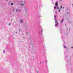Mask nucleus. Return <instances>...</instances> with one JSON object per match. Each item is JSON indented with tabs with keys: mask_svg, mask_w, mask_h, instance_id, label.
<instances>
[{
	"mask_svg": "<svg viewBox=\"0 0 73 73\" xmlns=\"http://www.w3.org/2000/svg\"><path fill=\"white\" fill-rule=\"evenodd\" d=\"M43 31L42 30V32Z\"/></svg>",
	"mask_w": 73,
	"mask_h": 73,
	"instance_id": "21",
	"label": "nucleus"
},
{
	"mask_svg": "<svg viewBox=\"0 0 73 73\" xmlns=\"http://www.w3.org/2000/svg\"><path fill=\"white\" fill-rule=\"evenodd\" d=\"M56 16L55 15L54 16V17H55V18H56Z\"/></svg>",
	"mask_w": 73,
	"mask_h": 73,
	"instance_id": "13",
	"label": "nucleus"
},
{
	"mask_svg": "<svg viewBox=\"0 0 73 73\" xmlns=\"http://www.w3.org/2000/svg\"><path fill=\"white\" fill-rule=\"evenodd\" d=\"M55 5L56 6H57V5H58V2H57L55 4Z\"/></svg>",
	"mask_w": 73,
	"mask_h": 73,
	"instance_id": "1",
	"label": "nucleus"
},
{
	"mask_svg": "<svg viewBox=\"0 0 73 73\" xmlns=\"http://www.w3.org/2000/svg\"><path fill=\"white\" fill-rule=\"evenodd\" d=\"M21 5H23V4H21Z\"/></svg>",
	"mask_w": 73,
	"mask_h": 73,
	"instance_id": "18",
	"label": "nucleus"
},
{
	"mask_svg": "<svg viewBox=\"0 0 73 73\" xmlns=\"http://www.w3.org/2000/svg\"><path fill=\"white\" fill-rule=\"evenodd\" d=\"M57 9H58V10H60V8H59L58 7H57Z\"/></svg>",
	"mask_w": 73,
	"mask_h": 73,
	"instance_id": "7",
	"label": "nucleus"
},
{
	"mask_svg": "<svg viewBox=\"0 0 73 73\" xmlns=\"http://www.w3.org/2000/svg\"><path fill=\"white\" fill-rule=\"evenodd\" d=\"M67 13L68 14V15H69V13L67 12Z\"/></svg>",
	"mask_w": 73,
	"mask_h": 73,
	"instance_id": "11",
	"label": "nucleus"
},
{
	"mask_svg": "<svg viewBox=\"0 0 73 73\" xmlns=\"http://www.w3.org/2000/svg\"><path fill=\"white\" fill-rule=\"evenodd\" d=\"M11 25V24L9 23V25Z\"/></svg>",
	"mask_w": 73,
	"mask_h": 73,
	"instance_id": "16",
	"label": "nucleus"
},
{
	"mask_svg": "<svg viewBox=\"0 0 73 73\" xmlns=\"http://www.w3.org/2000/svg\"><path fill=\"white\" fill-rule=\"evenodd\" d=\"M23 38H25V37H23Z\"/></svg>",
	"mask_w": 73,
	"mask_h": 73,
	"instance_id": "22",
	"label": "nucleus"
},
{
	"mask_svg": "<svg viewBox=\"0 0 73 73\" xmlns=\"http://www.w3.org/2000/svg\"><path fill=\"white\" fill-rule=\"evenodd\" d=\"M59 11L60 12V10H59Z\"/></svg>",
	"mask_w": 73,
	"mask_h": 73,
	"instance_id": "17",
	"label": "nucleus"
},
{
	"mask_svg": "<svg viewBox=\"0 0 73 73\" xmlns=\"http://www.w3.org/2000/svg\"><path fill=\"white\" fill-rule=\"evenodd\" d=\"M64 48H66V47L65 46H64Z\"/></svg>",
	"mask_w": 73,
	"mask_h": 73,
	"instance_id": "8",
	"label": "nucleus"
},
{
	"mask_svg": "<svg viewBox=\"0 0 73 73\" xmlns=\"http://www.w3.org/2000/svg\"><path fill=\"white\" fill-rule=\"evenodd\" d=\"M16 11L17 12V11H19V12L20 11V10L19 9H17L16 10Z\"/></svg>",
	"mask_w": 73,
	"mask_h": 73,
	"instance_id": "3",
	"label": "nucleus"
},
{
	"mask_svg": "<svg viewBox=\"0 0 73 73\" xmlns=\"http://www.w3.org/2000/svg\"><path fill=\"white\" fill-rule=\"evenodd\" d=\"M62 6H61L60 8H62Z\"/></svg>",
	"mask_w": 73,
	"mask_h": 73,
	"instance_id": "14",
	"label": "nucleus"
},
{
	"mask_svg": "<svg viewBox=\"0 0 73 73\" xmlns=\"http://www.w3.org/2000/svg\"><path fill=\"white\" fill-rule=\"evenodd\" d=\"M56 8H57V7H54V9H56Z\"/></svg>",
	"mask_w": 73,
	"mask_h": 73,
	"instance_id": "9",
	"label": "nucleus"
},
{
	"mask_svg": "<svg viewBox=\"0 0 73 73\" xmlns=\"http://www.w3.org/2000/svg\"><path fill=\"white\" fill-rule=\"evenodd\" d=\"M55 22L56 23V24H58V22L57 21V20L56 19L55 20Z\"/></svg>",
	"mask_w": 73,
	"mask_h": 73,
	"instance_id": "4",
	"label": "nucleus"
},
{
	"mask_svg": "<svg viewBox=\"0 0 73 73\" xmlns=\"http://www.w3.org/2000/svg\"><path fill=\"white\" fill-rule=\"evenodd\" d=\"M63 9H64V7H63Z\"/></svg>",
	"mask_w": 73,
	"mask_h": 73,
	"instance_id": "20",
	"label": "nucleus"
},
{
	"mask_svg": "<svg viewBox=\"0 0 73 73\" xmlns=\"http://www.w3.org/2000/svg\"><path fill=\"white\" fill-rule=\"evenodd\" d=\"M56 13H57V12H56Z\"/></svg>",
	"mask_w": 73,
	"mask_h": 73,
	"instance_id": "23",
	"label": "nucleus"
},
{
	"mask_svg": "<svg viewBox=\"0 0 73 73\" xmlns=\"http://www.w3.org/2000/svg\"><path fill=\"white\" fill-rule=\"evenodd\" d=\"M3 52L4 53H5V51H3Z\"/></svg>",
	"mask_w": 73,
	"mask_h": 73,
	"instance_id": "15",
	"label": "nucleus"
},
{
	"mask_svg": "<svg viewBox=\"0 0 73 73\" xmlns=\"http://www.w3.org/2000/svg\"><path fill=\"white\" fill-rule=\"evenodd\" d=\"M11 5H13V3H11Z\"/></svg>",
	"mask_w": 73,
	"mask_h": 73,
	"instance_id": "10",
	"label": "nucleus"
},
{
	"mask_svg": "<svg viewBox=\"0 0 73 73\" xmlns=\"http://www.w3.org/2000/svg\"><path fill=\"white\" fill-rule=\"evenodd\" d=\"M63 21H64V18L63 19L62 21H60V23H62V22H63Z\"/></svg>",
	"mask_w": 73,
	"mask_h": 73,
	"instance_id": "2",
	"label": "nucleus"
},
{
	"mask_svg": "<svg viewBox=\"0 0 73 73\" xmlns=\"http://www.w3.org/2000/svg\"><path fill=\"white\" fill-rule=\"evenodd\" d=\"M20 22L21 23H23V19H21L20 20Z\"/></svg>",
	"mask_w": 73,
	"mask_h": 73,
	"instance_id": "5",
	"label": "nucleus"
},
{
	"mask_svg": "<svg viewBox=\"0 0 73 73\" xmlns=\"http://www.w3.org/2000/svg\"><path fill=\"white\" fill-rule=\"evenodd\" d=\"M72 48H73V46H72Z\"/></svg>",
	"mask_w": 73,
	"mask_h": 73,
	"instance_id": "19",
	"label": "nucleus"
},
{
	"mask_svg": "<svg viewBox=\"0 0 73 73\" xmlns=\"http://www.w3.org/2000/svg\"><path fill=\"white\" fill-rule=\"evenodd\" d=\"M58 24L56 23V24L55 25V27H57V25H58Z\"/></svg>",
	"mask_w": 73,
	"mask_h": 73,
	"instance_id": "6",
	"label": "nucleus"
},
{
	"mask_svg": "<svg viewBox=\"0 0 73 73\" xmlns=\"http://www.w3.org/2000/svg\"><path fill=\"white\" fill-rule=\"evenodd\" d=\"M27 35H29V34H27Z\"/></svg>",
	"mask_w": 73,
	"mask_h": 73,
	"instance_id": "12",
	"label": "nucleus"
}]
</instances>
